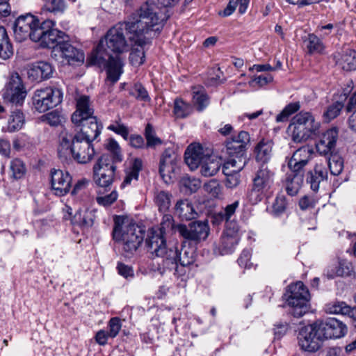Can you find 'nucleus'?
Listing matches in <instances>:
<instances>
[{
	"mask_svg": "<svg viewBox=\"0 0 356 356\" xmlns=\"http://www.w3.org/2000/svg\"><path fill=\"white\" fill-rule=\"evenodd\" d=\"M63 92L56 88L36 90L33 96V104L39 113H44L62 102Z\"/></svg>",
	"mask_w": 356,
	"mask_h": 356,
	"instance_id": "10",
	"label": "nucleus"
},
{
	"mask_svg": "<svg viewBox=\"0 0 356 356\" xmlns=\"http://www.w3.org/2000/svg\"><path fill=\"white\" fill-rule=\"evenodd\" d=\"M306 47L309 54L321 53L324 49V45L319 38L315 34L310 33L304 40Z\"/></svg>",
	"mask_w": 356,
	"mask_h": 356,
	"instance_id": "40",
	"label": "nucleus"
},
{
	"mask_svg": "<svg viewBox=\"0 0 356 356\" xmlns=\"http://www.w3.org/2000/svg\"><path fill=\"white\" fill-rule=\"evenodd\" d=\"M121 323L118 318H112L108 323V335L111 338H115L121 330Z\"/></svg>",
	"mask_w": 356,
	"mask_h": 356,
	"instance_id": "61",
	"label": "nucleus"
},
{
	"mask_svg": "<svg viewBox=\"0 0 356 356\" xmlns=\"http://www.w3.org/2000/svg\"><path fill=\"white\" fill-rule=\"evenodd\" d=\"M124 31L129 33L127 21L118 23L108 31L104 40L108 49L111 51L120 54L127 50L128 44Z\"/></svg>",
	"mask_w": 356,
	"mask_h": 356,
	"instance_id": "13",
	"label": "nucleus"
},
{
	"mask_svg": "<svg viewBox=\"0 0 356 356\" xmlns=\"http://www.w3.org/2000/svg\"><path fill=\"white\" fill-rule=\"evenodd\" d=\"M226 176L225 185L227 188H234L238 186L241 182V175L239 172H232V171H222Z\"/></svg>",
	"mask_w": 356,
	"mask_h": 356,
	"instance_id": "55",
	"label": "nucleus"
},
{
	"mask_svg": "<svg viewBox=\"0 0 356 356\" xmlns=\"http://www.w3.org/2000/svg\"><path fill=\"white\" fill-rule=\"evenodd\" d=\"M184 239L195 243L205 240L209 234V226L207 221H195L186 225H178L175 227Z\"/></svg>",
	"mask_w": 356,
	"mask_h": 356,
	"instance_id": "15",
	"label": "nucleus"
},
{
	"mask_svg": "<svg viewBox=\"0 0 356 356\" xmlns=\"http://www.w3.org/2000/svg\"><path fill=\"white\" fill-rule=\"evenodd\" d=\"M338 139L337 129L334 127L323 134L321 139L316 143V147L319 154L327 156L334 154Z\"/></svg>",
	"mask_w": 356,
	"mask_h": 356,
	"instance_id": "23",
	"label": "nucleus"
},
{
	"mask_svg": "<svg viewBox=\"0 0 356 356\" xmlns=\"http://www.w3.org/2000/svg\"><path fill=\"white\" fill-rule=\"evenodd\" d=\"M313 154L314 149L309 145L298 148L288 162L289 168L290 170L304 172V168L312 160Z\"/></svg>",
	"mask_w": 356,
	"mask_h": 356,
	"instance_id": "20",
	"label": "nucleus"
},
{
	"mask_svg": "<svg viewBox=\"0 0 356 356\" xmlns=\"http://www.w3.org/2000/svg\"><path fill=\"white\" fill-rule=\"evenodd\" d=\"M55 23L52 20H45L40 24L37 33H34L33 42H40L42 47L52 48V55L56 56V52L60 43L69 39L64 32L54 29Z\"/></svg>",
	"mask_w": 356,
	"mask_h": 356,
	"instance_id": "9",
	"label": "nucleus"
},
{
	"mask_svg": "<svg viewBox=\"0 0 356 356\" xmlns=\"http://www.w3.org/2000/svg\"><path fill=\"white\" fill-rule=\"evenodd\" d=\"M130 62L133 65H140L145 62V52L143 49L132 50L129 55Z\"/></svg>",
	"mask_w": 356,
	"mask_h": 356,
	"instance_id": "60",
	"label": "nucleus"
},
{
	"mask_svg": "<svg viewBox=\"0 0 356 356\" xmlns=\"http://www.w3.org/2000/svg\"><path fill=\"white\" fill-rule=\"evenodd\" d=\"M251 252L249 250H244L238 259L239 266L245 268H250L252 266L250 262Z\"/></svg>",
	"mask_w": 356,
	"mask_h": 356,
	"instance_id": "63",
	"label": "nucleus"
},
{
	"mask_svg": "<svg viewBox=\"0 0 356 356\" xmlns=\"http://www.w3.org/2000/svg\"><path fill=\"white\" fill-rule=\"evenodd\" d=\"M114 177V175L96 172L94 173V181L101 188L106 190L113 184Z\"/></svg>",
	"mask_w": 356,
	"mask_h": 356,
	"instance_id": "51",
	"label": "nucleus"
},
{
	"mask_svg": "<svg viewBox=\"0 0 356 356\" xmlns=\"http://www.w3.org/2000/svg\"><path fill=\"white\" fill-rule=\"evenodd\" d=\"M74 125L81 128L73 136H79V138L83 139L93 142L101 134L102 127L99 124L96 117L90 118L88 120H84L81 124Z\"/></svg>",
	"mask_w": 356,
	"mask_h": 356,
	"instance_id": "24",
	"label": "nucleus"
},
{
	"mask_svg": "<svg viewBox=\"0 0 356 356\" xmlns=\"http://www.w3.org/2000/svg\"><path fill=\"white\" fill-rule=\"evenodd\" d=\"M247 163L245 156L234 155L229 156L227 161L222 165V171H232V172H240Z\"/></svg>",
	"mask_w": 356,
	"mask_h": 356,
	"instance_id": "35",
	"label": "nucleus"
},
{
	"mask_svg": "<svg viewBox=\"0 0 356 356\" xmlns=\"http://www.w3.org/2000/svg\"><path fill=\"white\" fill-rule=\"evenodd\" d=\"M45 7L51 13H63L66 5L65 0H48Z\"/></svg>",
	"mask_w": 356,
	"mask_h": 356,
	"instance_id": "59",
	"label": "nucleus"
},
{
	"mask_svg": "<svg viewBox=\"0 0 356 356\" xmlns=\"http://www.w3.org/2000/svg\"><path fill=\"white\" fill-rule=\"evenodd\" d=\"M108 129L120 135L124 140H128L129 130L124 124L116 121L115 123L110 124Z\"/></svg>",
	"mask_w": 356,
	"mask_h": 356,
	"instance_id": "56",
	"label": "nucleus"
},
{
	"mask_svg": "<svg viewBox=\"0 0 356 356\" xmlns=\"http://www.w3.org/2000/svg\"><path fill=\"white\" fill-rule=\"evenodd\" d=\"M58 154L60 158L65 159L72 155L77 163L86 164L93 159L95 152L92 141L73 136L64 129L60 134Z\"/></svg>",
	"mask_w": 356,
	"mask_h": 356,
	"instance_id": "4",
	"label": "nucleus"
},
{
	"mask_svg": "<svg viewBox=\"0 0 356 356\" xmlns=\"http://www.w3.org/2000/svg\"><path fill=\"white\" fill-rule=\"evenodd\" d=\"M115 162L109 154H103L94 165L93 173L99 172L115 176Z\"/></svg>",
	"mask_w": 356,
	"mask_h": 356,
	"instance_id": "30",
	"label": "nucleus"
},
{
	"mask_svg": "<svg viewBox=\"0 0 356 356\" xmlns=\"http://www.w3.org/2000/svg\"><path fill=\"white\" fill-rule=\"evenodd\" d=\"M300 108L299 102L290 103L276 116L277 122H286L289 118Z\"/></svg>",
	"mask_w": 356,
	"mask_h": 356,
	"instance_id": "47",
	"label": "nucleus"
},
{
	"mask_svg": "<svg viewBox=\"0 0 356 356\" xmlns=\"http://www.w3.org/2000/svg\"><path fill=\"white\" fill-rule=\"evenodd\" d=\"M239 206V202L238 200L234 202L232 204H228L225 207L223 211L218 213L220 218L222 220L228 222L232 216L235 213L236 209Z\"/></svg>",
	"mask_w": 356,
	"mask_h": 356,
	"instance_id": "57",
	"label": "nucleus"
},
{
	"mask_svg": "<svg viewBox=\"0 0 356 356\" xmlns=\"http://www.w3.org/2000/svg\"><path fill=\"white\" fill-rule=\"evenodd\" d=\"M204 190L212 197H218L221 194V186L216 179H211L204 184Z\"/></svg>",
	"mask_w": 356,
	"mask_h": 356,
	"instance_id": "58",
	"label": "nucleus"
},
{
	"mask_svg": "<svg viewBox=\"0 0 356 356\" xmlns=\"http://www.w3.org/2000/svg\"><path fill=\"white\" fill-rule=\"evenodd\" d=\"M25 123V117L22 111L15 109L11 112L8 120L7 131L15 132L20 130Z\"/></svg>",
	"mask_w": 356,
	"mask_h": 356,
	"instance_id": "36",
	"label": "nucleus"
},
{
	"mask_svg": "<svg viewBox=\"0 0 356 356\" xmlns=\"http://www.w3.org/2000/svg\"><path fill=\"white\" fill-rule=\"evenodd\" d=\"M338 65L345 71L356 70V51L351 49L345 50L337 61Z\"/></svg>",
	"mask_w": 356,
	"mask_h": 356,
	"instance_id": "32",
	"label": "nucleus"
},
{
	"mask_svg": "<svg viewBox=\"0 0 356 356\" xmlns=\"http://www.w3.org/2000/svg\"><path fill=\"white\" fill-rule=\"evenodd\" d=\"M177 251V258L176 263L177 267L172 269H166L162 274L166 271L174 270V275L179 277L186 273V268L193 264L195 260V251L193 248L183 245L180 252L176 248L172 247Z\"/></svg>",
	"mask_w": 356,
	"mask_h": 356,
	"instance_id": "19",
	"label": "nucleus"
},
{
	"mask_svg": "<svg viewBox=\"0 0 356 356\" xmlns=\"http://www.w3.org/2000/svg\"><path fill=\"white\" fill-rule=\"evenodd\" d=\"M27 95V90L18 73H13L6 83L3 98L5 102L15 106H22Z\"/></svg>",
	"mask_w": 356,
	"mask_h": 356,
	"instance_id": "12",
	"label": "nucleus"
},
{
	"mask_svg": "<svg viewBox=\"0 0 356 356\" xmlns=\"http://www.w3.org/2000/svg\"><path fill=\"white\" fill-rule=\"evenodd\" d=\"M343 107L344 104L342 101H337L327 108V110L324 112L323 116L326 120L330 121L340 114Z\"/></svg>",
	"mask_w": 356,
	"mask_h": 356,
	"instance_id": "49",
	"label": "nucleus"
},
{
	"mask_svg": "<svg viewBox=\"0 0 356 356\" xmlns=\"http://www.w3.org/2000/svg\"><path fill=\"white\" fill-rule=\"evenodd\" d=\"M39 67L40 68L42 78L44 79H49L53 74L54 69L51 64L47 62H38Z\"/></svg>",
	"mask_w": 356,
	"mask_h": 356,
	"instance_id": "64",
	"label": "nucleus"
},
{
	"mask_svg": "<svg viewBox=\"0 0 356 356\" xmlns=\"http://www.w3.org/2000/svg\"><path fill=\"white\" fill-rule=\"evenodd\" d=\"M284 298L290 307V314L295 318H300L308 312L310 294L302 282L290 284L284 294Z\"/></svg>",
	"mask_w": 356,
	"mask_h": 356,
	"instance_id": "7",
	"label": "nucleus"
},
{
	"mask_svg": "<svg viewBox=\"0 0 356 356\" xmlns=\"http://www.w3.org/2000/svg\"><path fill=\"white\" fill-rule=\"evenodd\" d=\"M273 142L270 139H261L254 147L256 160L263 163H267L271 158Z\"/></svg>",
	"mask_w": 356,
	"mask_h": 356,
	"instance_id": "29",
	"label": "nucleus"
},
{
	"mask_svg": "<svg viewBox=\"0 0 356 356\" xmlns=\"http://www.w3.org/2000/svg\"><path fill=\"white\" fill-rule=\"evenodd\" d=\"M175 214L181 220H191L197 216V213L188 200L177 201L175 207Z\"/></svg>",
	"mask_w": 356,
	"mask_h": 356,
	"instance_id": "31",
	"label": "nucleus"
},
{
	"mask_svg": "<svg viewBox=\"0 0 356 356\" xmlns=\"http://www.w3.org/2000/svg\"><path fill=\"white\" fill-rule=\"evenodd\" d=\"M178 160V156L172 149L168 148L163 152L160 159L159 173L165 183L175 178Z\"/></svg>",
	"mask_w": 356,
	"mask_h": 356,
	"instance_id": "17",
	"label": "nucleus"
},
{
	"mask_svg": "<svg viewBox=\"0 0 356 356\" xmlns=\"http://www.w3.org/2000/svg\"><path fill=\"white\" fill-rule=\"evenodd\" d=\"M72 177L67 172L54 170L51 174V184L55 194L63 196L67 194L71 188Z\"/></svg>",
	"mask_w": 356,
	"mask_h": 356,
	"instance_id": "22",
	"label": "nucleus"
},
{
	"mask_svg": "<svg viewBox=\"0 0 356 356\" xmlns=\"http://www.w3.org/2000/svg\"><path fill=\"white\" fill-rule=\"evenodd\" d=\"M193 111L191 104L184 102L181 99H176L174 102V114L177 118H184Z\"/></svg>",
	"mask_w": 356,
	"mask_h": 356,
	"instance_id": "43",
	"label": "nucleus"
},
{
	"mask_svg": "<svg viewBox=\"0 0 356 356\" xmlns=\"http://www.w3.org/2000/svg\"><path fill=\"white\" fill-rule=\"evenodd\" d=\"M113 239L118 243L125 257H131L143 241L145 232L127 218L115 216L112 232Z\"/></svg>",
	"mask_w": 356,
	"mask_h": 356,
	"instance_id": "3",
	"label": "nucleus"
},
{
	"mask_svg": "<svg viewBox=\"0 0 356 356\" xmlns=\"http://www.w3.org/2000/svg\"><path fill=\"white\" fill-rule=\"evenodd\" d=\"M10 177L13 179H20L24 177L26 172V167L23 161L19 159H14L10 161L9 166Z\"/></svg>",
	"mask_w": 356,
	"mask_h": 356,
	"instance_id": "38",
	"label": "nucleus"
},
{
	"mask_svg": "<svg viewBox=\"0 0 356 356\" xmlns=\"http://www.w3.org/2000/svg\"><path fill=\"white\" fill-rule=\"evenodd\" d=\"M316 323L324 339L341 338L348 332L346 325L335 318L316 321Z\"/></svg>",
	"mask_w": 356,
	"mask_h": 356,
	"instance_id": "16",
	"label": "nucleus"
},
{
	"mask_svg": "<svg viewBox=\"0 0 356 356\" xmlns=\"http://www.w3.org/2000/svg\"><path fill=\"white\" fill-rule=\"evenodd\" d=\"M106 149L110 152V155L112 159L115 161L119 162L122 159V156L120 153V148L118 143L113 138H109L105 143Z\"/></svg>",
	"mask_w": 356,
	"mask_h": 356,
	"instance_id": "52",
	"label": "nucleus"
},
{
	"mask_svg": "<svg viewBox=\"0 0 356 356\" xmlns=\"http://www.w3.org/2000/svg\"><path fill=\"white\" fill-rule=\"evenodd\" d=\"M144 136L146 139V148H154L163 143L162 140L157 137L153 126L149 123L145 127Z\"/></svg>",
	"mask_w": 356,
	"mask_h": 356,
	"instance_id": "41",
	"label": "nucleus"
},
{
	"mask_svg": "<svg viewBox=\"0 0 356 356\" xmlns=\"http://www.w3.org/2000/svg\"><path fill=\"white\" fill-rule=\"evenodd\" d=\"M238 243V238L236 236H232L229 234H225L221 237L220 248L221 254H230Z\"/></svg>",
	"mask_w": 356,
	"mask_h": 356,
	"instance_id": "42",
	"label": "nucleus"
},
{
	"mask_svg": "<svg viewBox=\"0 0 356 356\" xmlns=\"http://www.w3.org/2000/svg\"><path fill=\"white\" fill-rule=\"evenodd\" d=\"M40 24L39 20L31 14L19 16L16 19L13 28L15 39L18 42H22L29 38L33 41V34L38 33Z\"/></svg>",
	"mask_w": 356,
	"mask_h": 356,
	"instance_id": "14",
	"label": "nucleus"
},
{
	"mask_svg": "<svg viewBox=\"0 0 356 356\" xmlns=\"http://www.w3.org/2000/svg\"><path fill=\"white\" fill-rule=\"evenodd\" d=\"M184 159L191 170L197 169L207 156L203 153V148L200 144L192 143L185 151Z\"/></svg>",
	"mask_w": 356,
	"mask_h": 356,
	"instance_id": "27",
	"label": "nucleus"
},
{
	"mask_svg": "<svg viewBox=\"0 0 356 356\" xmlns=\"http://www.w3.org/2000/svg\"><path fill=\"white\" fill-rule=\"evenodd\" d=\"M304 181V172L291 170L286 177V191L291 196L299 192Z\"/></svg>",
	"mask_w": 356,
	"mask_h": 356,
	"instance_id": "28",
	"label": "nucleus"
},
{
	"mask_svg": "<svg viewBox=\"0 0 356 356\" xmlns=\"http://www.w3.org/2000/svg\"><path fill=\"white\" fill-rule=\"evenodd\" d=\"M42 120L46 122L48 124L54 127L58 126L61 122L60 116L56 111L44 115L42 116Z\"/></svg>",
	"mask_w": 356,
	"mask_h": 356,
	"instance_id": "62",
	"label": "nucleus"
},
{
	"mask_svg": "<svg viewBox=\"0 0 356 356\" xmlns=\"http://www.w3.org/2000/svg\"><path fill=\"white\" fill-rule=\"evenodd\" d=\"M56 52L60 53V56L70 64L82 63L84 61V54L74 47L65 39L63 42L60 43Z\"/></svg>",
	"mask_w": 356,
	"mask_h": 356,
	"instance_id": "26",
	"label": "nucleus"
},
{
	"mask_svg": "<svg viewBox=\"0 0 356 356\" xmlns=\"http://www.w3.org/2000/svg\"><path fill=\"white\" fill-rule=\"evenodd\" d=\"M328 172L326 166L321 163H316L314 168L307 172L306 182L314 192H318L322 183L327 181Z\"/></svg>",
	"mask_w": 356,
	"mask_h": 356,
	"instance_id": "25",
	"label": "nucleus"
},
{
	"mask_svg": "<svg viewBox=\"0 0 356 356\" xmlns=\"http://www.w3.org/2000/svg\"><path fill=\"white\" fill-rule=\"evenodd\" d=\"M129 95L134 97L139 101H143L145 102L150 101V97L147 90L140 83H136L129 90Z\"/></svg>",
	"mask_w": 356,
	"mask_h": 356,
	"instance_id": "48",
	"label": "nucleus"
},
{
	"mask_svg": "<svg viewBox=\"0 0 356 356\" xmlns=\"http://www.w3.org/2000/svg\"><path fill=\"white\" fill-rule=\"evenodd\" d=\"M174 228L173 217L166 214L163 216L159 227H152L148 231L145 244L152 254L161 258V261L158 264L160 273H163L166 269L177 267L176 263L177 251L172 248H168L165 236L167 232Z\"/></svg>",
	"mask_w": 356,
	"mask_h": 356,
	"instance_id": "2",
	"label": "nucleus"
},
{
	"mask_svg": "<svg viewBox=\"0 0 356 356\" xmlns=\"http://www.w3.org/2000/svg\"><path fill=\"white\" fill-rule=\"evenodd\" d=\"M327 165L332 175L337 176L341 174L343 169V161L337 154H332L327 160Z\"/></svg>",
	"mask_w": 356,
	"mask_h": 356,
	"instance_id": "45",
	"label": "nucleus"
},
{
	"mask_svg": "<svg viewBox=\"0 0 356 356\" xmlns=\"http://www.w3.org/2000/svg\"><path fill=\"white\" fill-rule=\"evenodd\" d=\"M90 65H97L106 70L107 79L112 83H116L122 74L123 63L118 55L112 56L104 48V41L101 40L87 58Z\"/></svg>",
	"mask_w": 356,
	"mask_h": 356,
	"instance_id": "5",
	"label": "nucleus"
},
{
	"mask_svg": "<svg viewBox=\"0 0 356 356\" xmlns=\"http://www.w3.org/2000/svg\"><path fill=\"white\" fill-rule=\"evenodd\" d=\"M170 197L169 193L161 191L155 193L154 202L161 212H165L170 206Z\"/></svg>",
	"mask_w": 356,
	"mask_h": 356,
	"instance_id": "44",
	"label": "nucleus"
},
{
	"mask_svg": "<svg viewBox=\"0 0 356 356\" xmlns=\"http://www.w3.org/2000/svg\"><path fill=\"white\" fill-rule=\"evenodd\" d=\"M13 54V48L4 27L0 26V58L7 60Z\"/></svg>",
	"mask_w": 356,
	"mask_h": 356,
	"instance_id": "33",
	"label": "nucleus"
},
{
	"mask_svg": "<svg viewBox=\"0 0 356 356\" xmlns=\"http://www.w3.org/2000/svg\"><path fill=\"white\" fill-rule=\"evenodd\" d=\"M354 307L348 305L345 302H335L327 305L326 310L330 314H341L350 316L354 314Z\"/></svg>",
	"mask_w": 356,
	"mask_h": 356,
	"instance_id": "37",
	"label": "nucleus"
},
{
	"mask_svg": "<svg viewBox=\"0 0 356 356\" xmlns=\"http://www.w3.org/2000/svg\"><path fill=\"white\" fill-rule=\"evenodd\" d=\"M72 223L81 227H88L92 225L93 220L90 213L79 211L72 219Z\"/></svg>",
	"mask_w": 356,
	"mask_h": 356,
	"instance_id": "46",
	"label": "nucleus"
},
{
	"mask_svg": "<svg viewBox=\"0 0 356 356\" xmlns=\"http://www.w3.org/2000/svg\"><path fill=\"white\" fill-rule=\"evenodd\" d=\"M319 127V122L315 120L311 113L301 111L292 118L288 131L291 140L294 143H300L316 135Z\"/></svg>",
	"mask_w": 356,
	"mask_h": 356,
	"instance_id": "6",
	"label": "nucleus"
},
{
	"mask_svg": "<svg viewBox=\"0 0 356 356\" xmlns=\"http://www.w3.org/2000/svg\"><path fill=\"white\" fill-rule=\"evenodd\" d=\"M220 166L221 163L218 159L207 156L200 165V172L204 177H211L219 171Z\"/></svg>",
	"mask_w": 356,
	"mask_h": 356,
	"instance_id": "34",
	"label": "nucleus"
},
{
	"mask_svg": "<svg viewBox=\"0 0 356 356\" xmlns=\"http://www.w3.org/2000/svg\"><path fill=\"white\" fill-rule=\"evenodd\" d=\"M286 198L284 195H278L276 197L273 205V212L275 216H280L283 213L286 209Z\"/></svg>",
	"mask_w": 356,
	"mask_h": 356,
	"instance_id": "54",
	"label": "nucleus"
},
{
	"mask_svg": "<svg viewBox=\"0 0 356 356\" xmlns=\"http://www.w3.org/2000/svg\"><path fill=\"white\" fill-rule=\"evenodd\" d=\"M250 141V134L241 131L236 136L228 138L225 142L226 151L229 156L234 155L245 156L247 145Z\"/></svg>",
	"mask_w": 356,
	"mask_h": 356,
	"instance_id": "18",
	"label": "nucleus"
},
{
	"mask_svg": "<svg viewBox=\"0 0 356 356\" xmlns=\"http://www.w3.org/2000/svg\"><path fill=\"white\" fill-rule=\"evenodd\" d=\"M118 197V194L115 190L111 191L109 194L103 195V192H102L100 189L98 191L96 201L99 205L108 207L117 200Z\"/></svg>",
	"mask_w": 356,
	"mask_h": 356,
	"instance_id": "50",
	"label": "nucleus"
},
{
	"mask_svg": "<svg viewBox=\"0 0 356 356\" xmlns=\"http://www.w3.org/2000/svg\"><path fill=\"white\" fill-rule=\"evenodd\" d=\"M94 109L88 96L82 95L76 99V111L72 113L71 120L74 124H81L84 120L93 118Z\"/></svg>",
	"mask_w": 356,
	"mask_h": 356,
	"instance_id": "21",
	"label": "nucleus"
},
{
	"mask_svg": "<svg viewBox=\"0 0 356 356\" xmlns=\"http://www.w3.org/2000/svg\"><path fill=\"white\" fill-rule=\"evenodd\" d=\"M193 101L199 111H203L209 104V97L203 90L193 92Z\"/></svg>",
	"mask_w": 356,
	"mask_h": 356,
	"instance_id": "53",
	"label": "nucleus"
},
{
	"mask_svg": "<svg viewBox=\"0 0 356 356\" xmlns=\"http://www.w3.org/2000/svg\"><path fill=\"white\" fill-rule=\"evenodd\" d=\"M169 17L168 9H162L152 2L144 3L127 20L130 39L142 47L146 44L144 36L152 32L159 33Z\"/></svg>",
	"mask_w": 356,
	"mask_h": 356,
	"instance_id": "1",
	"label": "nucleus"
},
{
	"mask_svg": "<svg viewBox=\"0 0 356 356\" xmlns=\"http://www.w3.org/2000/svg\"><path fill=\"white\" fill-rule=\"evenodd\" d=\"M275 172L268 166L262 165L255 172L251 188L247 198L252 204H257L270 192L274 184Z\"/></svg>",
	"mask_w": 356,
	"mask_h": 356,
	"instance_id": "8",
	"label": "nucleus"
},
{
	"mask_svg": "<svg viewBox=\"0 0 356 356\" xmlns=\"http://www.w3.org/2000/svg\"><path fill=\"white\" fill-rule=\"evenodd\" d=\"M323 340L316 321L301 327L298 334V345L301 349L310 353L317 351Z\"/></svg>",
	"mask_w": 356,
	"mask_h": 356,
	"instance_id": "11",
	"label": "nucleus"
},
{
	"mask_svg": "<svg viewBox=\"0 0 356 356\" xmlns=\"http://www.w3.org/2000/svg\"><path fill=\"white\" fill-rule=\"evenodd\" d=\"M181 190L186 193H193L196 192L201 186V181L199 179L191 177L188 175L182 177L179 181Z\"/></svg>",
	"mask_w": 356,
	"mask_h": 356,
	"instance_id": "39",
	"label": "nucleus"
}]
</instances>
